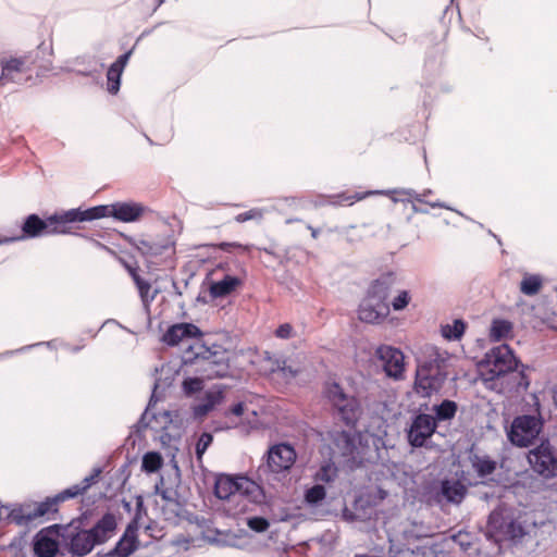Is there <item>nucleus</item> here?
Returning <instances> with one entry per match:
<instances>
[{"instance_id":"f257e3e1","label":"nucleus","mask_w":557,"mask_h":557,"mask_svg":"<svg viewBox=\"0 0 557 557\" xmlns=\"http://www.w3.org/2000/svg\"><path fill=\"white\" fill-rule=\"evenodd\" d=\"M507 344L491 348L478 362V371L488 389L499 394L528 389L530 380Z\"/></svg>"},{"instance_id":"f03ea898","label":"nucleus","mask_w":557,"mask_h":557,"mask_svg":"<svg viewBox=\"0 0 557 557\" xmlns=\"http://www.w3.org/2000/svg\"><path fill=\"white\" fill-rule=\"evenodd\" d=\"M214 493L225 502V510L233 516L248 511L251 505L263 499L260 485L246 476L219 475Z\"/></svg>"},{"instance_id":"7ed1b4c3","label":"nucleus","mask_w":557,"mask_h":557,"mask_svg":"<svg viewBox=\"0 0 557 557\" xmlns=\"http://www.w3.org/2000/svg\"><path fill=\"white\" fill-rule=\"evenodd\" d=\"M433 358L419 363L416 371L414 392L421 397H430L443 387L447 377L446 359L432 348Z\"/></svg>"},{"instance_id":"20e7f679","label":"nucleus","mask_w":557,"mask_h":557,"mask_svg":"<svg viewBox=\"0 0 557 557\" xmlns=\"http://www.w3.org/2000/svg\"><path fill=\"white\" fill-rule=\"evenodd\" d=\"M116 522L114 516L104 515L90 530H83L71 537L70 552L75 556H85L96 545L102 544L114 534Z\"/></svg>"},{"instance_id":"39448f33","label":"nucleus","mask_w":557,"mask_h":557,"mask_svg":"<svg viewBox=\"0 0 557 557\" xmlns=\"http://www.w3.org/2000/svg\"><path fill=\"white\" fill-rule=\"evenodd\" d=\"M325 396L347 425L356 424L361 416V407L356 397L346 394L337 383L326 385Z\"/></svg>"},{"instance_id":"423d86ee","label":"nucleus","mask_w":557,"mask_h":557,"mask_svg":"<svg viewBox=\"0 0 557 557\" xmlns=\"http://www.w3.org/2000/svg\"><path fill=\"white\" fill-rule=\"evenodd\" d=\"M331 450L334 456H341L354 462H361L363 459V447L360 434L350 431L334 430L329 433Z\"/></svg>"},{"instance_id":"0eeeda50","label":"nucleus","mask_w":557,"mask_h":557,"mask_svg":"<svg viewBox=\"0 0 557 557\" xmlns=\"http://www.w3.org/2000/svg\"><path fill=\"white\" fill-rule=\"evenodd\" d=\"M528 461L532 470L545 479L557 475V450L547 438L529 451Z\"/></svg>"},{"instance_id":"6e6552de","label":"nucleus","mask_w":557,"mask_h":557,"mask_svg":"<svg viewBox=\"0 0 557 557\" xmlns=\"http://www.w3.org/2000/svg\"><path fill=\"white\" fill-rule=\"evenodd\" d=\"M543 429V420L535 416L522 414L516 417L508 431L509 441L518 447H528L539 436Z\"/></svg>"},{"instance_id":"1a4fd4ad","label":"nucleus","mask_w":557,"mask_h":557,"mask_svg":"<svg viewBox=\"0 0 557 557\" xmlns=\"http://www.w3.org/2000/svg\"><path fill=\"white\" fill-rule=\"evenodd\" d=\"M0 85L22 84L30 78V67L25 58L0 60Z\"/></svg>"},{"instance_id":"9d476101","label":"nucleus","mask_w":557,"mask_h":557,"mask_svg":"<svg viewBox=\"0 0 557 557\" xmlns=\"http://www.w3.org/2000/svg\"><path fill=\"white\" fill-rule=\"evenodd\" d=\"M376 357L381 360L386 375L396 380L403 377L405 371V357L399 349L383 345L376 349Z\"/></svg>"},{"instance_id":"9b49d317","label":"nucleus","mask_w":557,"mask_h":557,"mask_svg":"<svg viewBox=\"0 0 557 557\" xmlns=\"http://www.w3.org/2000/svg\"><path fill=\"white\" fill-rule=\"evenodd\" d=\"M58 525L40 530L34 537L33 547L36 557H54L59 552Z\"/></svg>"},{"instance_id":"f8f14e48","label":"nucleus","mask_w":557,"mask_h":557,"mask_svg":"<svg viewBox=\"0 0 557 557\" xmlns=\"http://www.w3.org/2000/svg\"><path fill=\"white\" fill-rule=\"evenodd\" d=\"M296 460V451L288 444H277L268 451L267 463L271 472L280 473L288 470Z\"/></svg>"},{"instance_id":"ddd939ff","label":"nucleus","mask_w":557,"mask_h":557,"mask_svg":"<svg viewBox=\"0 0 557 557\" xmlns=\"http://www.w3.org/2000/svg\"><path fill=\"white\" fill-rule=\"evenodd\" d=\"M434 417L425 413L418 414L408 431V441L413 447H421L425 441L435 432Z\"/></svg>"},{"instance_id":"4468645a","label":"nucleus","mask_w":557,"mask_h":557,"mask_svg":"<svg viewBox=\"0 0 557 557\" xmlns=\"http://www.w3.org/2000/svg\"><path fill=\"white\" fill-rule=\"evenodd\" d=\"M389 314V305L380 302L366 295L358 309V318L360 321L370 324H379L383 322Z\"/></svg>"},{"instance_id":"2eb2a0df","label":"nucleus","mask_w":557,"mask_h":557,"mask_svg":"<svg viewBox=\"0 0 557 557\" xmlns=\"http://www.w3.org/2000/svg\"><path fill=\"white\" fill-rule=\"evenodd\" d=\"M370 195H387V196H389L393 199V201L404 200L403 198L394 197V195H397L399 197H405L406 196V197H409V198H413V199H416L419 202H424V200L421 198V196L418 195L412 189L372 190V191H367V193H363V194L355 193V194H351V195L343 193V194L336 195L334 197L335 200L333 202L334 203H338V205H343V203L352 205L355 201L362 200L367 196H370Z\"/></svg>"},{"instance_id":"dca6fc26","label":"nucleus","mask_w":557,"mask_h":557,"mask_svg":"<svg viewBox=\"0 0 557 557\" xmlns=\"http://www.w3.org/2000/svg\"><path fill=\"white\" fill-rule=\"evenodd\" d=\"M488 525L511 541H518L525 534L524 527L519 521L504 519L497 511H493L490 515Z\"/></svg>"},{"instance_id":"f3484780","label":"nucleus","mask_w":557,"mask_h":557,"mask_svg":"<svg viewBox=\"0 0 557 557\" xmlns=\"http://www.w3.org/2000/svg\"><path fill=\"white\" fill-rule=\"evenodd\" d=\"M51 227H53L51 216H49L46 221H44L38 215L30 214L29 216H27V219L25 220V222L22 226L23 235L13 237V238H4V239H2V242L4 244V243L13 242V240H18V239H22L25 237H38V236H42V235H51V234H53L52 232H50Z\"/></svg>"},{"instance_id":"a211bd4d","label":"nucleus","mask_w":557,"mask_h":557,"mask_svg":"<svg viewBox=\"0 0 557 557\" xmlns=\"http://www.w3.org/2000/svg\"><path fill=\"white\" fill-rule=\"evenodd\" d=\"M200 336L201 332L195 324L178 323L169 327L162 339L165 344L174 346L180 344L185 338H197Z\"/></svg>"},{"instance_id":"6ab92c4d","label":"nucleus","mask_w":557,"mask_h":557,"mask_svg":"<svg viewBox=\"0 0 557 557\" xmlns=\"http://www.w3.org/2000/svg\"><path fill=\"white\" fill-rule=\"evenodd\" d=\"M396 281L397 277L393 272L384 273L370 284L367 295L380 302H387L386 299Z\"/></svg>"},{"instance_id":"aec40b11","label":"nucleus","mask_w":557,"mask_h":557,"mask_svg":"<svg viewBox=\"0 0 557 557\" xmlns=\"http://www.w3.org/2000/svg\"><path fill=\"white\" fill-rule=\"evenodd\" d=\"M146 208L137 202H116L112 205L113 218L122 222H135L145 213Z\"/></svg>"},{"instance_id":"412c9836","label":"nucleus","mask_w":557,"mask_h":557,"mask_svg":"<svg viewBox=\"0 0 557 557\" xmlns=\"http://www.w3.org/2000/svg\"><path fill=\"white\" fill-rule=\"evenodd\" d=\"M53 227L50 232L55 234H63L67 232V224L73 222H83L85 220V210L71 209L60 214L51 215Z\"/></svg>"},{"instance_id":"4be33fe9","label":"nucleus","mask_w":557,"mask_h":557,"mask_svg":"<svg viewBox=\"0 0 557 557\" xmlns=\"http://www.w3.org/2000/svg\"><path fill=\"white\" fill-rule=\"evenodd\" d=\"M137 528L128 525L122 539L116 543L114 549L109 555L117 557H128L137 548Z\"/></svg>"},{"instance_id":"5701e85b","label":"nucleus","mask_w":557,"mask_h":557,"mask_svg":"<svg viewBox=\"0 0 557 557\" xmlns=\"http://www.w3.org/2000/svg\"><path fill=\"white\" fill-rule=\"evenodd\" d=\"M222 400V391L214 386L207 391L205 397L194 406L196 417H203L210 412Z\"/></svg>"},{"instance_id":"b1692460","label":"nucleus","mask_w":557,"mask_h":557,"mask_svg":"<svg viewBox=\"0 0 557 557\" xmlns=\"http://www.w3.org/2000/svg\"><path fill=\"white\" fill-rule=\"evenodd\" d=\"M242 281L232 275H225L222 280L212 282L210 284V295L213 298H221L233 293Z\"/></svg>"},{"instance_id":"393cba45","label":"nucleus","mask_w":557,"mask_h":557,"mask_svg":"<svg viewBox=\"0 0 557 557\" xmlns=\"http://www.w3.org/2000/svg\"><path fill=\"white\" fill-rule=\"evenodd\" d=\"M471 466L480 478L492 474L496 469V461L491 457L473 454L470 456Z\"/></svg>"},{"instance_id":"a878e982","label":"nucleus","mask_w":557,"mask_h":557,"mask_svg":"<svg viewBox=\"0 0 557 557\" xmlns=\"http://www.w3.org/2000/svg\"><path fill=\"white\" fill-rule=\"evenodd\" d=\"M512 332V323L505 319H494L490 327V338L499 342L507 338Z\"/></svg>"},{"instance_id":"bb28decb","label":"nucleus","mask_w":557,"mask_h":557,"mask_svg":"<svg viewBox=\"0 0 557 557\" xmlns=\"http://www.w3.org/2000/svg\"><path fill=\"white\" fill-rule=\"evenodd\" d=\"M59 504V500L57 497L47 498L46 500L37 504L33 510L27 511L24 513V517L27 520H34L39 517H44L50 512L57 511V506Z\"/></svg>"},{"instance_id":"cd10ccee","label":"nucleus","mask_w":557,"mask_h":557,"mask_svg":"<svg viewBox=\"0 0 557 557\" xmlns=\"http://www.w3.org/2000/svg\"><path fill=\"white\" fill-rule=\"evenodd\" d=\"M169 247L149 239H140L137 244L138 251L146 258H154L162 255Z\"/></svg>"},{"instance_id":"c85d7f7f","label":"nucleus","mask_w":557,"mask_h":557,"mask_svg":"<svg viewBox=\"0 0 557 557\" xmlns=\"http://www.w3.org/2000/svg\"><path fill=\"white\" fill-rule=\"evenodd\" d=\"M542 284L543 281L540 275L525 274L520 283V290L527 296H534L540 292Z\"/></svg>"},{"instance_id":"c756f323","label":"nucleus","mask_w":557,"mask_h":557,"mask_svg":"<svg viewBox=\"0 0 557 557\" xmlns=\"http://www.w3.org/2000/svg\"><path fill=\"white\" fill-rule=\"evenodd\" d=\"M203 370L209 379L223 377L228 373V364L224 360L214 361L208 359L205 362Z\"/></svg>"},{"instance_id":"7c9ffc66","label":"nucleus","mask_w":557,"mask_h":557,"mask_svg":"<svg viewBox=\"0 0 557 557\" xmlns=\"http://www.w3.org/2000/svg\"><path fill=\"white\" fill-rule=\"evenodd\" d=\"M131 275L138 288V292H139V295H140V298L143 300V302L145 305H148L149 302H151L154 297H156V293L153 294H149L150 293V289H151V285L149 282L143 280L136 272L135 270H131Z\"/></svg>"},{"instance_id":"2f4dec72","label":"nucleus","mask_w":557,"mask_h":557,"mask_svg":"<svg viewBox=\"0 0 557 557\" xmlns=\"http://www.w3.org/2000/svg\"><path fill=\"white\" fill-rule=\"evenodd\" d=\"M337 475V468L333 462L323 463L314 474V480L321 483H330Z\"/></svg>"},{"instance_id":"473e14b6","label":"nucleus","mask_w":557,"mask_h":557,"mask_svg":"<svg viewBox=\"0 0 557 557\" xmlns=\"http://www.w3.org/2000/svg\"><path fill=\"white\" fill-rule=\"evenodd\" d=\"M162 466V457L159 453L149 451L144 455L141 468L148 473L158 471Z\"/></svg>"},{"instance_id":"72a5a7b5","label":"nucleus","mask_w":557,"mask_h":557,"mask_svg":"<svg viewBox=\"0 0 557 557\" xmlns=\"http://www.w3.org/2000/svg\"><path fill=\"white\" fill-rule=\"evenodd\" d=\"M123 71L113 66L109 67L107 72V79H108V91L110 94H116L120 90V83H121V76Z\"/></svg>"},{"instance_id":"f704fd0d","label":"nucleus","mask_w":557,"mask_h":557,"mask_svg":"<svg viewBox=\"0 0 557 557\" xmlns=\"http://www.w3.org/2000/svg\"><path fill=\"white\" fill-rule=\"evenodd\" d=\"M326 496V492L323 485L315 484L308 488L305 493V500L309 505H317L322 502Z\"/></svg>"},{"instance_id":"c9c22d12","label":"nucleus","mask_w":557,"mask_h":557,"mask_svg":"<svg viewBox=\"0 0 557 557\" xmlns=\"http://www.w3.org/2000/svg\"><path fill=\"white\" fill-rule=\"evenodd\" d=\"M113 216L112 205L97 206L85 210V220L91 221L100 218Z\"/></svg>"},{"instance_id":"e433bc0d","label":"nucleus","mask_w":557,"mask_h":557,"mask_svg":"<svg viewBox=\"0 0 557 557\" xmlns=\"http://www.w3.org/2000/svg\"><path fill=\"white\" fill-rule=\"evenodd\" d=\"M264 215V210L261 208H252L246 212L239 213L235 216V221L244 223L247 221H261Z\"/></svg>"},{"instance_id":"4c0bfd02","label":"nucleus","mask_w":557,"mask_h":557,"mask_svg":"<svg viewBox=\"0 0 557 557\" xmlns=\"http://www.w3.org/2000/svg\"><path fill=\"white\" fill-rule=\"evenodd\" d=\"M435 418L437 421L450 419L453 417V401L444 400L441 405L434 407Z\"/></svg>"},{"instance_id":"58836bf2","label":"nucleus","mask_w":557,"mask_h":557,"mask_svg":"<svg viewBox=\"0 0 557 557\" xmlns=\"http://www.w3.org/2000/svg\"><path fill=\"white\" fill-rule=\"evenodd\" d=\"M411 301V295L408 290H401L392 300V308L395 311L404 310Z\"/></svg>"},{"instance_id":"ea45409f","label":"nucleus","mask_w":557,"mask_h":557,"mask_svg":"<svg viewBox=\"0 0 557 557\" xmlns=\"http://www.w3.org/2000/svg\"><path fill=\"white\" fill-rule=\"evenodd\" d=\"M213 437L210 433H202L196 445V454L198 459L202 457L207 448L211 445Z\"/></svg>"},{"instance_id":"a19ab883","label":"nucleus","mask_w":557,"mask_h":557,"mask_svg":"<svg viewBox=\"0 0 557 557\" xmlns=\"http://www.w3.org/2000/svg\"><path fill=\"white\" fill-rule=\"evenodd\" d=\"M83 493H84V487H81V485L76 484V485H73V486L62 491L61 493L55 495V497L59 500V503H61V502H64L70 498H74Z\"/></svg>"},{"instance_id":"79ce46f5","label":"nucleus","mask_w":557,"mask_h":557,"mask_svg":"<svg viewBox=\"0 0 557 557\" xmlns=\"http://www.w3.org/2000/svg\"><path fill=\"white\" fill-rule=\"evenodd\" d=\"M247 525L256 532H264L269 528V522L262 517H252L247 520Z\"/></svg>"},{"instance_id":"37998d69","label":"nucleus","mask_w":557,"mask_h":557,"mask_svg":"<svg viewBox=\"0 0 557 557\" xmlns=\"http://www.w3.org/2000/svg\"><path fill=\"white\" fill-rule=\"evenodd\" d=\"M202 380L198 377L187 379L184 381L183 386L186 394H193L202 388Z\"/></svg>"},{"instance_id":"c03bdc74","label":"nucleus","mask_w":557,"mask_h":557,"mask_svg":"<svg viewBox=\"0 0 557 557\" xmlns=\"http://www.w3.org/2000/svg\"><path fill=\"white\" fill-rule=\"evenodd\" d=\"M275 334L280 338H289L293 334V327L288 323L282 324L277 327Z\"/></svg>"},{"instance_id":"a18cd8bd","label":"nucleus","mask_w":557,"mask_h":557,"mask_svg":"<svg viewBox=\"0 0 557 557\" xmlns=\"http://www.w3.org/2000/svg\"><path fill=\"white\" fill-rule=\"evenodd\" d=\"M131 54H132V51H127L126 53L120 55L117 58V60L114 63H112V65L124 71V67L126 66Z\"/></svg>"},{"instance_id":"49530a36","label":"nucleus","mask_w":557,"mask_h":557,"mask_svg":"<svg viewBox=\"0 0 557 557\" xmlns=\"http://www.w3.org/2000/svg\"><path fill=\"white\" fill-rule=\"evenodd\" d=\"M442 494L448 502L453 500V485L449 481H444L442 484Z\"/></svg>"},{"instance_id":"de8ad7c7","label":"nucleus","mask_w":557,"mask_h":557,"mask_svg":"<svg viewBox=\"0 0 557 557\" xmlns=\"http://www.w3.org/2000/svg\"><path fill=\"white\" fill-rule=\"evenodd\" d=\"M99 473H100V470H95V473L86 476L83 480L82 484H79V485H81V487H84V492L96 481V479L98 478Z\"/></svg>"},{"instance_id":"09e8293b","label":"nucleus","mask_w":557,"mask_h":557,"mask_svg":"<svg viewBox=\"0 0 557 557\" xmlns=\"http://www.w3.org/2000/svg\"><path fill=\"white\" fill-rule=\"evenodd\" d=\"M99 473H100V470H95V473L86 476L83 480L82 484H79V485H81V487H84V492L96 481V479L98 478Z\"/></svg>"},{"instance_id":"8fccbe9b","label":"nucleus","mask_w":557,"mask_h":557,"mask_svg":"<svg viewBox=\"0 0 557 557\" xmlns=\"http://www.w3.org/2000/svg\"><path fill=\"white\" fill-rule=\"evenodd\" d=\"M466 324L462 320L455 319V339H459L465 333Z\"/></svg>"},{"instance_id":"3c124183","label":"nucleus","mask_w":557,"mask_h":557,"mask_svg":"<svg viewBox=\"0 0 557 557\" xmlns=\"http://www.w3.org/2000/svg\"><path fill=\"white\" fill-rule=\"evenodd\" d=\"M277 371L281 372L285 377H293L297 374V370H293L289 366H286L285 361L283 362V366H278Z\"/></svg>"},{"instance_id":"603ef678","label":"nucleus","mask_w":557,"mask_h":557,"mask_svg":"<svg viewBox=\"0 0 557 557\" xmlns=\"http://www.w3.org/2000/svg\"><path fill=\"white\" fill-rule=\"evenodd\" d=\"M454 541H455V545L458 544L460 546V548L462 550H465V552L467 549H472L474 552L478 550L476 548H473L470 543H468L467 546L465 545L463 541L461 540V532L460 531L458 532V534H455Z\"/></svg>"},{"instance_id":"864d4df0","label":"nucleus","mask_w":557,"mask_h":557,"mask_svg":"<svg viewBox=\"0 0 557 557\" xmlns=\"http://www.w3.org/2000/svg\"><path fill=\"white\" fill-rule=\"evenodd\" d=\"M465 494V486L455 480V503L459 502Z\"/></svg>"},{"instance_id":"5fc2aeb1","label":"nucleus","mask_w":557,"mask_h":557,"mask_svg":"<svg viewBox=\"0 0 557 557\" xmlns=\"http://www.w3.org/2000/svg\"><path fill=\"white\" fill-rule=\"evenodd\" d=\"M245 411V405L243 403H238L236 404L232 409H231V412L236 416V417H239L244 413Z\"/></svg>"},{"instance_id":"6e6d98bb","label":"nucleus","mask_w":557,"mask_h":557,"mask_svg":"<svg viewBox=\"0 0 557 557\" xmlns=\"http://www.w3.org/2000/svg\"><path fill=\"white\" fill-rule=\"evenodd\" d=\"M442 335L443 337H445L446 339H451L453 338V326L447 324V325H444L442 327Z\"/></svg>"},{"instance_id":"4d7b16f0","label":"nucleus","mask_w":557,"mask_h":557,"mask_svg":"<svg viewBox=\"0 0 557 557\" xmlns=\"http://www.w3.org/2000/svg\"><path fill=\"white\" fill-rule=\"evenodd\" d=\"M153 419L156 422H158L159 419H161L164 423L170 422L171 421L170 412L164 411V412L160 413L159 417L154 416Z\"/></svg>"},{"instance_id":"13d9d810","label":"nucleus","mask_w":557,"mask_h":557,"mask_svg":"<svg viewBox=\"0 0 557 557\" xmlns=\"http://www.w3.org/2000/svg\"><path fill=\"white\" fill-rule=\"evenodd\" d=\"M148 418H149V412H148V410H146V411H145V413H144V414H143V417H141L140 422H141L146 428H148V426H149V428H151V429H157V425H152L150 422H147Z\"/></svg>"},{"instance_id":"bf43d9fd","label":"nucleus","mask_w":557,"mask_h":557,"mask_svg":"<svg viewBox=\"0 0 557 557\" xmlns=\"http://www.w3.org/2000/svg\"><path fill=\"white\" fill-rule=\"evenodd\" d=\"M363 503H364V499L362 497L357 499L356 503H355L356 510H358L359 508L363 507Z\"/></svg>"},{"instance_id":"052dcab7","label":"nucleus","mask_w":557,"mask_h":557,"mask_svg":"<svg viewBox=\"0 0 557 557\" xmlns=\"http://www.w3.org/2000/svg\"><path fill=\"white\" fill-rule=\"evenodd\" d=\"M231 246H235V244H230V243H223V244H221V248H222L223 250H227V249H228V247H231Z\"/></svg>"},{"instance_id":"680f3d73","label":"nucleus","mask_w":557,"mask_h":557,"mask_svg":"<svg viewBox=\"0 0 557 557\" xmlns=\"http://www.w3.org/2000/svg\"><path fill=\"white\" fill-rule=\"evenodd\" d=\"M488 234L492 235L497 240V243L499 245H502V240H500V238L496 234H494L491 230L488 231Z\"/></svg>"},{"instance_id":"e2e57ef3","label":"nucleus","mask_w":557,"mask_h":557,"mask_svg":"<svg viewBox=\"0 0 557 557\" xmlns=\"http://www.w3.org/2000/svg\"><path fill=\"white\" fill-rule=\"evenodd\" d=\"M310 230H311V235H312V237H313V238H317V237H318V231H317V230H314V228H312V227H310Z\"/></svg>"},{"instance_id":"0e129e2a","label":"nucleus","mask_w":557,"mask_h":557,"mask_svg":"<svg viewBox=\"0 0 557 557\" xmlns=\"http://www.w3.org/2000/svg\"><path fill=\"white\" fill-rule=\"evenodd\" d=\"M356 517L359 518V519H366L367 518V513H363V515L357 513Z\"/></svg>"},{"instance_id":"69168bd1","label":"nucleus","mask_w":557,"mask_h":557,"mask_svg":"<svg viewBox=\"0 0 557 557\" xmlns=\"http://www.w3.org/2000/svg\"><path fill=\"white\" fill-rule=\"evenodd\" d=\"M413 210L417 212H425L423 209L417 208L416 206H413Z\"/></svg>"},{"instance_id":"338daca9","label":"nucleus","mask_w":557,"mask_h":557,"mask_svg":"<svg viewBox=\"0 0 557 557\" xmlns=\"http://www.w3.org/2000/svg\"><path fill=\"white\" fill-rule=\"evenodd\" d=\"M431 206L434 208V207H440L441 205L440 203H431Z\"/></svg>"},{"instance_id":"774afa93","label":"nucleus","mask_w":557,"mask_h":557,"mask_svg":"<svg viewBox=\"0 0 557 557\" xmlns=\"http://www.w3.org/2000/svg\"><path fill=\"white\" fill-rule=\"evenodd\" d=\"M162 497H163V498H168V496H166L165 492H163V493H162Z\"/></svg>"}]
</instances>
